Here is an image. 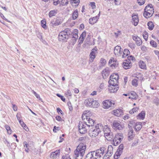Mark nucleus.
Returning a JSON list of instances; mask_svg holds the SVG:
<instances>
[{"label": "nucleus", "instance_id": "36", "mask_svg": "<svg viewBox=\"0 0 159 159\" xmlns=\"http://www.w3.org/2000/svg\"><path fill=\"white\" fill-rule=\"evenodd\" d=\"M78 16V12L77 9L75 10L72 13V18L73 20H75Z\"/></svg>", "mask_w": 159, "mask_h": 159}, {"label": "nucleus", "instance_id": "16", "mask_svg": "<svg viewBox=\"0 0 159 159\" xmlns=\"http://www.w3.org/2000/svg\"><path fill=\"white\" fill-rule=\"evenodd\" d=\"M110 70L108 68H105L102 72V74L103 78L105 79H106L109 75Z\"/></svg>", "mask_w": 159, "mask_h": 159}, {"label": "nucleus", "instance_id": "17", "mask_svg": "<svg viewBox=\"0 0 159 159\" xmlns=\"http://www.w3.org/2000/svg\"><path fill=\"white\" fill-rule=\"evenodd\" d=\"M78 30L77 29H76L74 30L72 32V38L73 39H74L73 40V43L74 44L75 43L78 39Z\"/></svg>", "mask_w": 159, "mask_h": 159}, {"label": "nucleus", "instance_id": "6", "mask_svg": "<svg viewBox=\"0 0 159 159\" xmlns=\"http://www.w3.org/2000/svg\"><path fill=\"white\" fill-rule=\"evenodd\" d=\"M78 128L79 132L82 134H85L87 130L90 128L87 125V122L85 121L84 122H80Z\"/></svg>", "mask_w": 159, "mask_h": 159}, {"label": "nucleus", "instance_id": "3", "mask_svg": "<svg viewBox=\"0 0 159 159\" xmlns=\"http://www.w3.org/2000/svg\"><path fill=\"white\" fill-rule=\"evenodd\" d=\"M69 29H66L64 30L61 32L58 35V40L59 41L65 42H66L69 38L70 34Z\"/></svg>", "mask_w": 159, "mask_h": 159}, {"label": "nucleus", "instance_id": "54", "mask_svg": "<svg viewBox=\"0 0 159 159\" xmlns=\"http://www.w3.org/2000/svg\"><path fill=\"white\" fill-rule=\"evenodd\" d=\"M151 45L154 47H156L157 46V44L156 42L153 40H151L150 42Z\"/></svg>", "mask_w": 159, "mask_h": 159}, {"label": "nucleus", "instance_id": "1", "mask_svg": "<svg viewBox=\"0 0 159 159\" xmlns=\"http://www.w3.org/2000/svg\"><path fill=\"white\" fill-rule=\"evenodd\" d=\"M103 129V126L101 124H98L89 129L90 136L95 137L97 136Z\"/></svg>", "mask_w": 159, "mask_h": 159}, {"label": "nucleus", "instance_id": "12", "mask_svg": "<svg viewBox=\"0 0 159 159\" xmlns=\"http://www.w3.org/2000/svg\"><path fill=\"white\" fill-rule=\"evenodd\" d=\"M119 121H114L113 122L112 126L113 128L116 130H121L122 129V127L120 124Z\"/></svg>", "mask_w": 159, "mask_h": 159}, {"label": "nucleus", "instance_id": "40", "mask_svg": "<svg viewBox=\"0 0 159 159\" xmlns=\"http://www.w3.org/2000/svg\"><path fill=\"white\" fill-rule=\"evenodd\" d=\"M57 13V11L55 10H52L50 11L49 13V16L50 17L54 16Z\"/></svg>", "mask_w": 159, "mask_h": 159}, {"label": "nucleus", "instance_id": "64", "mask_svg": "<svg viewBox=\"0 0 159 159\" xmlns=\"http://www.w3.org/2000/svg\"><path fill=\"white\" fill-rule=\"evenodd\" d=\"M59 2V0H54L53 2V4L55 5H57L58 4Z\"/></svg>", "mask_w": 159, "mask_h": 159}, {"label": "nucleus", "instance_id": "2", "mask_svg": "<svg viewBox=\"0 0 159 159\" xmlns=\"http://www.w3.org/2000/svg\"><path fill=\"white\" fill-rule=\"evenodd\" d=\"M90 113L89 111H84L82 116V118L83 120L86 119L88 121V122H87V125L89 128L90 127H93L94 123V121L89 116V115Z\"/></svg>", "mask_w": 159, "mask_h": 159}, {"label": "nucleus", "instance_id": "32", "mask_svg": "<svg viewBox=\"0 0 159 159\" xmlns=\"http://www.w3.org/2000/svg\"><path fill=\"white\" fill-rule=\"evenodd\" d=\"M134 132L132 129H130L128 132V140H132L134 136Z\"/></svg>", "mask_w": 159, "mask_h": 159}, {"label": "nucleus", "instance_id": "5", "mask_svg": "<svg viewBox=\"0 0 159 159\" xmlns=\"http://www.w3.org/2000/svg\"><path fill=\"white\" fill-rule=\"evenodd\" d=\"M115 102L112 101L107 100L102 102V107L105 109L111 110L114 107Z\"/></svg>", "mask_w": 159, "mask_h": 159}, {"label": "nucleus", "instance_id": "48", "mask_svg": "<svg viewBox=\"0 0 159 159\" xmlns=\"http://www.w3.org/2000/svg\"><path fill=\"white\" fill-rule=\"evenodd\" d=\"M19 122L20 125L22 126L23 128L26 130L25 128H26V125L24 123L23 121L21 120H19Z\"/></svg>", "mask_w": 159, "mask_h": 159}, {"label": "nucleus", "instance_id": "38", "mask_svg": "<svg viewBox=\"0 0 159 159\" xmlns=\"http://www.w3.org/2000/svg\"><path fill=\"white\" fill-rule=\"evenodd\" d=\"M71 4L73 6H78L80 2V0H70Z\"/></svg>", "mask_w": 159, "mask_h": 159}, {"label": "nucleus", "instance_id": "7", "mask_svg": "<svg viewBox=\"0 0 159 159\" xmlns=\"http://www.w3.org/2000/svg\"><path fill=\"white\" fill-rule=\"evenodd\" d=\"M103 131L105 138L107 140H110L113 137L112 134L108 125H105L103 127Z\"/></svg>", "mask_w": 159, "mask_h": 159}, {"label": "nucleus", "instance_id": "28", "mask_svg": "<svg viewBox=\"0 0 159 159\" xmlns=\"http://www.w3.org/2000/svg\"><path fill=\"white\" fill-rule=\"evenodd\" d=\"M137 96L136 93L134 91H131L129 93V98L131 99H136Z\"/></svg>", "mask_w": 159, "mask_h": 159}, {"label": "nucleus", "instance_id": "29", "mask_svg": "<svg viewBox=\"0 0 159 159\" xmlns=\"http://www.w3.org/2000/svg\"><path fill=\"white\" fill-rule=\"evenodd\" d=\"M98 19V16L90 18L89 20V23L90 24L93 25L97 22Z\"/></svg>", "mask_w": 159, "mask_h": 159}, {"label": "nucleus", "instance_id": "31", "mask_svg": "<svg viewBox=\"0 0 159 159\" xmlns=\"http://www.w3.org/2000/svg\"><path fill=\"white\" fill-rule=\"evenodd\" d=\"M99 103L98 101L94 100V99H93L92 102V106H91V107L96 108L99 107Z\"/></svg>", "mask_w": 159, "mask_h": 159}, {"label": "nucleus", "instance_id": "52", "mask_svg": "<svg viewBox=\"0 0 159 159\" xmlns=\"http://www.w3.org/2000/svg\"><path fill=\"white\" fill-rule=\"evenodd\" d=\"M100 61L101 63L102 64V66H104L106 63V60L103 58H101Z\"/></svg>", "mask_w": 159, "mask_h": 159}, {"label": "nucleus", "instance_id": "45", "mask_svg": "<svg viewBox=\"0 0 159 159\" xmlns=\"http://www.w3.org/2000/svg\"><path fill=\"white\" fill-rule=\"evenodd\" d=\"M5 128L7 130V133L9 134H11L12 133V131L9 126L7 125H5Z\"/></svg>", "mask_w": 159, "mask_h": 159}, {"label": "nucleus", "instance_id": "49", "mask_svg": "<svg viewBox=\"0 0 159 159\" xmlns=\"http://www.w3.org/2000/svg\"><path fill=\"white\" fill-rule=\"evenodd\" d=\"M32 92H33V94L35 95L36 98L39 100H41V99L40 98V96L39 94H38L35 92L34 90H32Z\"/></svg>", "mask_w": 159, "mask_h": 159}, {"label": "nucleus", "instance_id": "4", "mask_svg": "<svg viewBox=\"0 0 159 159\" xmlns=\"http://www.w3.org/2000/svg\"><path fill=\"white\" fill-rule=\"evenodd\" d=\"M144 11L143 16L147 18L151 17L154 12L153 8L151 4L146 6L145 7Z\"/></svg>", "mask_w": 159, "mask_h": 159}, {"label": "nucleus", "instance_id": "56", "mask_svg": "<svg viewBox=\"0 0 159 159\" xmlns=\"http://www.w3.org/2000/svg\"><path fill=\"white\" fill-rule=\"evenodd\" d=\"M111 155H110L109 154H108L107 153H106L104 156L103 158V159H109V157Z\"/></svg>", "mask_w": 159, "mask_h": 159}, {"label": "nucleus", "instance_id": "61", "mask_svg": "<svg viewBox=\"0 0 159 159\" xmlns=\"http://www.w3.org/2000/svg\"><path fill=\"white\" fill-rule=\"evenodd\" d=\"M16 116L17 119L19 121V120H20L21 116L20 114V113H17Z\"/></svg>", "mask_w": 159, "mask_h": 159}, {"label": "nucleus", "instance_id": "42", "mask_svg": "<svg viewBox=\"0 0 159 159\" xmlns=\"http://www.w3.org/2000/svg\"><path fill=\"white\" fill-rule=\"evenodd\" d=\"M121 153L116 151L114 156L115 159H118L120 157Z\"/></svg>", "mask_w": 159, "mask_h": 159}, {"label": "nucleus", "instance_id": "57", "mask_svg": "<svg viewBox=\"0 0 159 159\" xmlns=\"http://www.w3.org/2000/svg\"><path fill=\"white\" fill-rule=\"evenodd\" d=\"M137 1L140 5H142L145 3V0H137Z\"/></svg>", "mask_w": 159, "mask_h": 159}, {"label": "nucleus", "instance_id": "26", "mask_svg": "<svg viewBox=\"0 0 159 159\" xmlns=\"http://www.w3.org/2000/svg\"><path fill=\"white\" fill-rule=\"evenodd\" d=\"M131 62L129 61H126L123 63V67L125 69H129L131 67Z\"/></svg>", "mask_w": 159, "mask_h": 159}, {"label": "nucleus", "instance_id": "25", "mask_svg": "<svg viewBox=\"0 0 159 159\" xmlns=\"http://www.w3.org/2000/svg\"><path fill=\"white\" fill-rule=\"evenodd\" d=\"M86 31H84L80 35L79 39V44H81L83 43L84 39L86 35Z\"/></svg>", "mask_w": 159, "mask_h": 159}, {"label": "nucleus", "instance_id": "53", "mask_svg": "<svg viewBox=\"0 0 159 159\" xmlns=\"http://www.w3.org/2000/svg\"><path fill=\"white\" fill-rule=\"evenodd\" d=\"M132 84L135 87L138 85L137 80L136 79H134L132 81Z\"/></svg>", "mask_w": 159, "mask_h": 159}, {"label": "nucleus", "instance_id": "21", "mask_svg": "<svg viewBox=\"0 0 159 159\" xmlns=\"http://www.w3.org/2000/svg\"><path fill=\"white\" fill-rule=\"evenodd\" d=\"M97 159L94 152L92 151L88 153L86 156L85 159Z\"/></svg>", "mask_w": 159, "mask_h": 159}, {"label": "nucleus", "instance_id": "51", "mask_svg": "<svg viewBox=\"0 0 159 159\" xmlns=\"http://www.w3.org/2000/svg\"><path fill=\"white\" fill-rule=\"evenodd\" d=\"M65 95L67 96H71V93L70 90V89H68L65 93Z\"/></svg>", "mask_w": 159, "mask_h": 159}, {"label": "nucleus", "instance_id": "9", "mask_svg": "<svg viewBox=\"0 0 159 159\" xmlns=\"http://www.w3.org/2000/svg\"><path fill=\"white\" fill-rule=\"evenodd\" d=\"M119 76L117 74H113L110 76L109 81L110 84L118 85Z\"/></svg>", "mask_w": 159, "mask_h": 159}, {"label": "nucleus", "instance_id": "46", "mask_svg": "<svg viewBox=\"0 0 159 159\" xmlns=\"http://www.w3.org/2000/svg\"><path fill=\"white\" fill-rule=\"evenodd\" d=\"M41 24L42 27L45 29H46L47 28L46 25V22L45 20H43L41 21Z\"/></svg>", "mask_w": 159, "mask_h": 159}, {"label": "nucleus", "instance_id": "18", "mask_svg": "<svg viewBox=\"0 0 159 159\" xmlns=\"http://www.w3.org/2000/svg\"><path fill=\"white\" fill-rule=\"evenodd\" d=\"M61 23L62 21L61 19L52 20L51 21L50 25L53 27H54L61 24Z\"/></svg>", "mask_w": 159, "mask_h": 159}, {"label": "nucleus", "instance_id": "27", "mask_svg": "<svg viewBox=\"0 0 159 159\" xmlns=\"http://www.w3.org/2000/svg\"><path fill=\"white\" fill-rule=\"evenodd\" d=\"M109 64L111 67L116 66L117 62L116 59L112 58L109 61Z\"/></svg>", "mask_w": 159, "mask_h": 159}, {"label": "nucleus", "instance_id": "30", "mask_svg": "<svg viewBox=\"0 0 159 159\" xmlns=\"http://www.w3.org/2000/svg\"><path fill=\"white\" fill-rule=\"evenodd\" d=\"M93 99L88 98L86 99L84 101V104L87 106L91 107L92 106V102Z\"/></svg>", "mask_w": 159, "mask_h": 159}, {"label": "nucleus", "instance_id": "58", "mask_svg": "<svg viewBox=\"0 0 159 159\" xmlns=\"http://www.w3.org/2000/svg\"><path fill=\"white\" fill-rule=\"evenodd\" d=\"M128 61H129V62H130V60L133 61L135 59V58L132 56L128 57Z\"/></svg>", "mask_w": 159, "mask_h": 159}, {"label": "nucleus", "instance_id": "19", "mask_svg": "<svg viewBox=\"0 0 159 159\" xmlns=\"http://www.w3.org/2000/svg\"><path fill=\"white\" fill-rule=\"evenodd\" d=\"M114 53L117 56H119L121 54L122 51H121V48L120 46H116L114 49Z\"/></svg>", "mask_w": 159, "mask_h": 159}, {"label": "nucleus", "instance_id": "41", "mask_svg": "<svg viewBox=\"0 0 159 159\" xmlns=\"http://www.w3.org/2000/svg\"><path fill=\"white\" fill-rule=\"evenodd\" d=\"M148 28L150 30H152L154 28V25L153 23L152 22H149L148 23Z\"/></svg>", "mask_w": 159, "mask_h": 159}, {"label": "nucleus", "instance_id": "39", "mask_svg": "<svg viewBox=\"0 0 159 159\" xmlns=\"http://www.w3.org/2000/svg\"><path fill=\"white\" fill-rule=\"evenodd\" d=\"M129 51L127 49H125L123 52V54L122 55L123 58H125L129 53Z\"/></svg>", "mask_w": 159, "mask_h": 159}, {"label": "nucleus", "instance_id": "50", "mask_svg": "<svg viewBox=\"0 0 159 159\" xmlns=\"http://www.w3.org/2000/svg\"><path fill=\"white\" fill-rule=\"evenodd\" d=\"M61 159H71L69 155L66 154L62 157Z\"/></svg>", "mask_w": 159, "mask_h": 159}, {"label": "nucleus", "instance_id": "37", "mask_svg": "<svg viewBox=\"0 0 159 159\" xmlns=\"http://www.w3.org/2000/svg\"><path fill=\"white\" fill-rule=\"evenodd\" d=\"M113 146L111 145H109L108 147L107 153L108 154H110V155H112L113 154Z\"/></svg>", "mask_w": 159, "mask_h": 159}, {"label": "nucleus", "instance_id": "33", "mask_svg": "<svg viewBox=\"0 0 159 159\" xmlns=\"http://www.w3.org/2000/svg\"><path fill=\"white\" fill-rule=\"evenodd\" d=\"M142 123L140 122H137L135 125L134 129L136 131L139 130L142 128Z\"/></svg>", "mask_w": 159, "mask_h": 159}, {"label": "nucleus", "instance_id": "8", "mask_svg": "<svg viewBox=\"0 0 159 159\" xmlns=\"http://www.w3.org/2000/svg\"><path fill=\"white\" fill-rule=\"evenodd\" d=\"M123 138V134L121 133H118L116 134L113 141V144L114 146H117L120 143Z\"/></svg>", "mask_w": 159, "mask_h": 159}, {"label": "nucleus", "instance_id": "62", "mask_svg": "<svg viewBox=\"0 0 159 159\" xmlns=\"http://www.w3.org/2000/svg\"><path fill=\"white\" fill-rule=\"evenodd\" d=\"M90 5L92 9H94L96 7L95 3L94 2H91L90 3Z\"/></svg>", "mask_w": 159, "mask_h": 159}, {"label": "nucleus", "instance_id": "20", "mask_svg": "<svg viewBox=\"0 0 159 159\" xmlns=\"http://www.w3.org/2000/svg\"><path fill=\"white\" fill-rule=\"evenodd\" d=\"M76 149L84 153L86 149V146L85 144L83 143H80Z\"/></svg>", "mask_w": 159, "mask_h": 159}, {"label": "nucleus", "instance_id": "47", "mask_svg": "<svg viewBox=\"0 0 159 159\" xmlns=\"http://www.w3.org/2000/svg\"><path fill=\"white\" fill-rule=\"evenodd\" d=\"M123 144H120L119 146L117 151L122 153L123 149Z\"/></svg>", "mask_w": 159, "mask_h": 159}, {"label": "nucleus", "instance_id": "14", "mask_svg": "<svg viewBox=\"0 0 159 159\" xmlns=\"http://www.w3.org/2000/svg\"><path fill=\"white\" fill-rule=\"evenodd\" d=\"M97 51V48H93L91 51L90 54V58L89 60L90 62H93L94 59L96 57L95 54Z\"/></svg>", "mask_w": 159, "mask_h": 159}, {"label": "nucleus", "instance_id": "11", "mask_svg": "<svg viewBox=\"0 0 159 159\" xmlns=\"http://www.w3.org/2000/svg\"><path fill=\"white\" fill-rule=\"evenodd\" d=\"M132 23L135 26H137L139 22L138 15L135 13H133L132 16Z\"/></svg>", "mask_w": 159, "mask_h": 159}, {"label": "nucleus", "instance_id": "63", "mask_svg": "<svg viewBox=\"0 0 159 159\" xmlns=\"http://www.w3.org/2000/svg\"><path fill=\"white\" fill-rule=\"evenodd\" d=\"M59 130V127L54 126L53 128V131L54 132H57Z\"/></svg>", "mask_w": 159, "mask_h": 159}, {"label": "nucleus", "instance_id": "43", "mask_svg": "<svg viewBox=\"0 0 159 159\" xmlns=\"http://www.w3.org/2000/svg\"><path fill=\"white\" fill-rule=\"evenodd\" d=\"M139 109V108L138 107H134L129 111V113L131 114H132L134 112L137 111Z\"/></svg>", "mask_w": 159, "mask_h": 159}, {"label": "nucleus", "instance_id": "55", "mask_svg": "<svg viewBox=\"0 0 159 159\" xmlns=\"http://www.w3.org/2000/svg\"><path fill=\"white\" fill-rule=\"evenodd\" d=\"M129 46L130 48L131 49H133L135 48V45L133 43H129Z\"/></svg>", "mask_w": 159, "mask_h": 159}, {"label": "nucleus", "instance_id": "23", "mask_svg": "<svg viewBox=\"0 0 159 159\" xmlns=\"http://www.w3.org/2000/svg\"><path fill=\"white\" fill-rule=\"evenodd\" d=\"M133 39L135 41L136 44L138 46L140 45L142 41L140 38L137 36H132Z\"/></svg>", "mask_w": 159, "mask_h": 159}, {"label": "nucleus", "instance_id": "44", "mask_svg": "<svg viewBox=\"0 0 159 159\" xmlns=\"http://www.w3.org/2000/svg\"><path fill=\"white\" fill-rule=\"evenodd\" d=\"M143 36L145 40L147 41L148 37V33L146 31L143 32Z\"/></svg>", "mask_w": 159, "mask_h": 159}, {"label": "nucleus", "instance_id": "60", "mask_svg": "<svg viewBox=\"0 0 159 159\" xmlns=\"http://www.w3.org/2000/svg\"><path fill=\"white\" fill-rule=\"evenodd\" d=\"M0 16L3 19L5 20L6 21L9 22V21L6 18H5V17H4V15H3V14L1 13V12H0Z\"/></svg>", "mask_w": 159, "mask_h": 159}, {"label": "nucleus", "instance_id": "10", "mask_svg": "<svg viewBox=\"0 0 159 159\" xmlns=\"http://www.w3.org/2000/svg\"><path fill=\"white\" fill-rule=\"evenodd\" d=\"M106 149V148L104 146L100 148L99 149L96 151H93L94 152L97 159L98 158H100L103 156Z\"/></svg>", "mask_w": 159, "mask_h": 159}, {"label": "nucleus", "instance_id": "15", "mask_svg": "<svg viewBox=\"0 0 159 159\" xmlns=\"http://www.w3.org/2000/svg\"><path fill=\"white\" fill-rule=\"evenodd\" d=\"M108 89L111 93H114L118 90L119 88L118 85L110 84Z\"/></svg>", "mask_w": 159, "mask_h": 159}, {"label": "nucleus", "instance_id": "59", "mask_svg": "<svg viewBox=\"0 0 159 159\" xmlns=\"http://www.w3.org/2000/svg\"><path fill=\"white\" fill-rule=\"evenodd\" d=\"M68 0H62L61 2L64 5H66L68 4Z\"/></svg>", "mask_w": 159, "mask_h": 159}, {"label": "nucleus", "instance_id": "22", "mask_svg": "<svg viewBox=\"0 0 159 159\" xmlns=\"http://www.w3.org/2000/svg\"><path fill=\"white\" fill-rule=\"evenodd\" d=\"M60 152V149L57 150L55 152H52L50 155V157L53 159L56 158L59 156Z\"/></svg>", "mask_w": 159, "mask_h": 159}, {"label": "nucleus", "instance_id": "35", "mask_svg": "<svg viewBox=\"0 0 159 159\" xmlns=\"http://www.w3.org/2000/svg\"><path fill=\"white\" fill-rule=\"evenodd\" d=\"M145 116V111H142L138 116V119L143 120Z\"/></svg>", "mask_w": 159, "mask_h": 159}, {"label": "nucleus", "instance_id": "34", "mask_svg": "<svg viewBox=\"0 0 159 159\" xmlns=\"http://www.w3.org/2000/svg\"><path fill=\"white\" fill-rule=\"evenodd\" d=\"M139 65L140 68L142 69H145L146 68V64L143 61L140 60L139 61Z\"/></svg>", "mask_w": 159, "mask_h": 159}, {"label": "nucleus", "instance_id": "24", "mask_svg": "<svg viewBox=\"0 0 159 159\" xmlns=\"http://www.w3.org/2000/svg\"><path fill=\"white\" fill-rule=\"evenodd\" d=\"M113 114L117 116H120L123 114V112L122 109H118L112 111Z\"/></svg>", "mask_w": 159, "mask_h": 159}, {"label": "nucleus", "instance_id": "13", "mask_svg": "<svg viewBox=\"0 0 159 159\" xmlns=\"http://www.w3.org/2000/svg\"><path fill=\"white\" fill-rule=\"evenodd\" d=\"M74 154L75 158L76 159H82L83 156L84 154V153L81 152L77 149L74 151Z\"/></svg>", "mask_w": 159, "mask_h": 159}]
</instances>
